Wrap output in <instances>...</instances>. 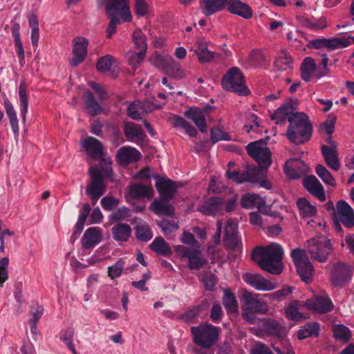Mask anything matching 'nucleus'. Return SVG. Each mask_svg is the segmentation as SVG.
Instances as JSON below:
<instances>
[{"instance_id": "4be33fe9", "label": "nucleus", "mask_w": 354, "mask_h": 354, "mask_svg": "<svg viewBox=\"0 0 354 354\" xmlns=\"http://www.w3.org/2000/svg\"><path fill=\"white\" fill-rule=\"evenodd\" d=\"M304 188L320 201H326V197L322 183L315 176H308L304 178L302 182Z\"/></svg>"}, {"instance_id": "412c9836", "label": "nucleus", "mask_w": 354, "mask_h": 354, "mask_svg": "<svg viewBox=\"0 0 354 354\" xmlns=\"http://www.w3.org/2000/svg\"><path fill=\"white\" fill-rule=\"evenodd\" d=\"M244 281L257 290L269 291L275 288V285L263 278L261 274L245 273L243 276Z\"/></svg>"}, {"instance_id": "774afa93", "label": "nucleus", "mask_w": 354, "mask_h": 354, "mask_svg": "<svg viewBox=\"0 0 354 354\" xmlns=\"http://www.w3.org/2000/svg\"><path fill=\"white\" fill-rule=\"evenodd\" d=\"M259 199V196L255 194H247L244 195L241 201V205L246 209H252L255 206H259L257 201Z\"/></svg>"}, {"instance_id": "58836bf2", "label": "nucleus", "mask_w": 354, "mask_h": 354, "mask_svg": "<svg viewBox=\"0 0 354 354\" xmlns=\"http://www.w3.org/2000/svg\"><path fill=\"white\" fill-rule=\"evenodd\" d=\"M316 64L312 57H306L301 64V77L305 82H310L315 71Z\"/></svg>"}, {"instance_id": "a19ab883", "label": "nucleus", "mask_w": 354, "mask_h": 354, "mask_svg": "<svg viewBox=\"0 0 354 354\" xmlns=\"http://www.w3.org/2000/svg\"><path fill=\"white\" fill-rule=\"evenodd\" d=\"M319 332V325L317 322L307 323L299 330L297 337L304 339L309 337H317Z\"/></svg>"}, {"instance_id": "e2e57ef3", "label": "nucleus", "mask_w": 354, "mask_h": 354, "mask_svg": "<svg viewBox=\"0 0 354 354\" xmlns=\"http://www.w3.org/2000/svg\"><path fill=\"white\" fill-rule=\"evenodd\" d=\"M149 5L147 0H135L134 11L138 17H147L149 14Z\"/></svg>"}, {"instance_id": "de8ad7c7", "label": "nucleus", "mask_w": 354, "mask_h": 354, "mask_svg": "<svg viewBox=\"0 0 354 354\" xmlns=\"http://www.w3.org/2000/svg\"><path fill=\"white\" fill-rule=\"evenodd\" d=\"M223 304L227 313H236L238 310V304L236 297L230 291H224Z\"/></svg>"}, {"instance_id": "09e8293b", "label": "nucleus", "mask_w": 354, "mask_h": 354, "mask_svg": "<svg viewBox=\"0 0 354 354\" xmlns=\"http://www.w3.org/2000/svg\"><path fill=\"white\" fill-rule=\"evenodd\" d=\"M297 205L299 209V213L303 217H312L317 213L316 207L304 198L299 199Z\"/></svg>"}, {"instance_id": "49530a36", "label": "nucleus", "mask_w": 354, "mask_h": 354, "mask_svg": "<svg viewBox=\"0 0 354 354\" xmlns=\"http://www.w3.org/2000/svg\"><path fill=\"white\" fill-rule=\"evenodd\" d=\"M174 126L175 127L182 128L185 130V133L190 137L194 138L197 136V130L192 126L187 120L179 115H174L173 118Z\"/></svg>"}, {"instance_id": "13d9d810", "label": "nucleus", "mask_w": 354, "mask_h": 354, "mask_svg": "<svg viewBox=\"0 0 354 354\" xmlns=\"http://www.w3.org/2000/svg\"><path fill=\"white\" fill-rule=\"evenodd\" d=\"M333 333L336 339L344 342H348L351 337L349 328L342 324L336 326L334 328Z\"/></svg>"}, {"instance_id": "a18cd8bd", "label": "nucleus", "mask_w": 354, "mask_h": 354, "mask_svg": "<svg viewBox=\"0 0 354 354\" xmlns=\"http://www.w3.org/2000/svg\"><path fill=\"white\" fill-rule=\"evenodd\" d=\"M207 308L206 304H202L189 308L186 312L182 314L179 319L185 322H191L195 319L199 314Z\"/></svg>"}, {"instance_id": "7ed1b4c3", "label": "nucleus", "mask_w": 354, "mask_h": 354, "mask_svg": "<svg viewBox=\"0 0 354 354\" xmlns=\"http://www.w3.org/2000/svg\"><path fill=\"white\" fill-rule=\"evenodd\" d=\"M193 342L198 346L209 349L218 340L219 328L210 324H202L190 329Z\"/></svg>"}, {"instance_id": "423d86ee", "label": "nucleus", "mask_w": 354, "mask_h": 354, "mask_svg": "<svg viewBox=\"0 0 354 354\" xmlns=\"http://www.w3.org/2000/svg\"><path fill=\"white\" fill-rule=\"evenodd\" d=\"M248 154L254 159L265 171L272 164V153L264 140L252 142L246 146Z\"/></svg>"}, {"instance_id": "4c0bfd02", "label": "nucleus", "mask_w": 354, "mask_h": 354, "mask_svg": "<svg viewBox=\"0 0 354 354\" xmlns=\"http://www.w3.org/2000/svg\"><path fill=\"white\" fill-rule=\"evenodd\" d=\"M149 248L158 255L167 257L171 254L172 251L169 244L161 236H158L149 245Z\"/></svg>"}, {"instance_id": "a211bd4d", "label": "nucleus", "mask_w": 354, "mask_h": 354, "mask_svg": "<svg viewBox=\"0 0 354 354\" xmlns=\"http://www.w3.org/2000/svg\"><path fill=\"white\" fill-rule=\"evenodd\" d=\"M308 167L301 159L291 158L284 165V172L290 179H297L307 173Z\"/></svg>"}, {"instance_id": "8fccbe9b", "label": "nucleus", "mask_w": 354, "mask_h": 354, "mask_svg": "<svg viewBox=\"0 0 354 354\" xmlns=\"http://www.w3.org/2000/svg\"><path fill=\"white\" fill-rule=\"evenodd\" d=\"M135 230L136 236L140 241L147 242L149 241L153 236V233L151 231L148 224L146 223H138L136 225Z\"/></svg>"}, {"instance_id": "f03ea898", "label": "nucleus", "mask_w": 354, "mask_h": 354, "mask_svg": "<svg viewBox=\"0 0 354 354\" xmlns=\"http://www.w3.org/2000/svg\"><path fill=\"white\" fill-rule=\"evenodd\" d=\"M289 126L286 136L297 145L304 144L312 137L313 126L308 116L303 112H295L288 118Z\"/></svg>"}, {"instance_id": "a878e982", "label": "nucleus", "mask_w": 354, "mask_h": 354, "mask_svg": "<svg viewBox=\"0 0 354 354\" xmlns=\"http://www.w3.org/2000/svg\"><path fill=\"white\" fill-rule=\"evenodd\" d=\"M102 239V230L100 227L88 228L81 239L82 246L85 250L94 248Z\"/></svg>"}, {"instance_id": "473e14b6", "label": "nucleus", "mask_w": 354, "mask_h": 354, "mask_svg": "<svg viewBox=\"0 0 354 354\" xmlns=\"http://www.w3.org/2000/svg\"><path fill=\"white\" fill-rule=\"evenodd\" d=\"M263 326L267 333L277 338L286 335V328L277 320L263 319Z\"/></svg>"}, {"instance_id": "2eb2a0df", "label": "nucleus", "mask_w": 354, "mask_h": 354, "mask_svg": "<svg viewBox=\"0 0 354 354\" xmlns=\"http://www.w3.org/2000/svg\"><path fill=\"white\" fill-rule=\"evenodd\" d=\"M297 100L288 99L271 115V120H274L277 125L284 124L290 116L294 115V110L297 109Z\"/></svg>"}, {"instance_id": "20e7f679", "label": "nucleus", "mask_w": 354, "mask_h": 354, "mask_svg": "<svg viewBox=\"0 0 354 354\" xmlns=\"http://www.w3.org/2000/svg\"><path fill=\"white\" fill-rule=\"evenodd\" d=\"M221 84L224 90L246 96L250 93L245 85L244 75L237 67L230 68L222 77Z\"/></svg>"}, {"instance_id": "9d476101", "label": "nucleus", "mask_w": 354, "mask_h": 354, "mask_svg": "<svg viewBox=\"0 0 354 354\" xmlns=\"http://www.w3.org/2000/svg\"><path fill=\"white\" fill-rule=\"evenodd\" d=\"M105 11L107 17H118L124 22H130L132 20L129 0H107Z\"/></svg>"}, {"instance_id": "f257e3e1", "label": "nucleus", "mask_w": 354, "mask_h": 354, "mask_svg": "<svg viewBox=\"0 0 354 354\" xmlns=\"http://www.w3.org/2000/svg\"><path fill=\"white\" fill-rule=\"evenodd\" d=\"M282 247L276 243H272L266 247H256L252 253V259L260 268L272 274L278 275L283 270Z\"/></svg>"}, {"instance_id": "b1692460", "label": "nucleus", "mask_w": 354, "mask_h": 354, "mask_svg": "<svg viewBox=\"0 0 354 354\" xmlns=\"http://www.w3.org/2000/svg\"><path fill=\"white\" fill-rule=\"evenodd\" d=\"M141 153L134 147L125 146L120 148L117 152L118 162L122 165H127L131 162H136L140 160Z\"/></svg>"}, {"instance_id": "6e6552de", "label": "nucleus", "mask_w": 354, "mask_h": 354, "mask_svg": "<svg viewBox=\"0 0 354 354\" xmlns=\"http://www.w3.org/2000/svg\"><path fill=\"white\" fill-rule=\"evenodd\" d=\"M88 174L91 176V183L86 187L85 191L95 205L99 198L106 192V185L104 182V176L98 169L90 167Z\"/></svg>"}, {"instance_id": "ddd939ff", "label": "nucleus", "mask_w": 354, "mask_h": 354, "mask_svg": "<svg viewBox=\"0 0 354 354\" xmlns=\"http://www.w3.org/2000/svg\"><path fill=\"white\" fill-rule=\"evenodd\" d=\"M351 44L349 39L342 37H334L330 39L318 38L313 39L309 42V46L320 49L326 48L333 50L340 48H345Z\"/></svg>"}, {"instance_id": "338daca9", "label": "nucleus", "mask_w": 354, "mask_h": 354, "mask_svg": "<svg viewBox=\"0 0 354 354\" xmlns=\"http://www.w3.org/2000/svg\"><path fill=\"white\" fill-rule=\"evenodd\" d=\"M158 225L162 230L165 235H169L179 228L178 223L170 221L167 219H163L159 221Z\"/></svg>"}, {"instance_id": "79ce46f5", "label": "nucleus", "mask_w": 354, "mask_h": 354, "mask_svg": "<svg viewBox=\"0 0 354 354\" xmlns=\"http://www.w3.org/2000/svg\"><path fill=\"white\" fill-rule=\"evenodd\" d=\"M27 86L24 82H21L19 86V104L21 106V116L22 121L25 122L28 106V94L26 90Z\"/></svg>"}, {"instance_id": "c756f323", "label": "nucleus", "mask_w": 354, "mask_h": 354, "mask_svg": "<svg viewBox=\"0 0 354 354\" xmlns=\"http://www.w3.org/2000/svg\"><path fill=\"white\" fill-rule=\"evenodd\" d=\"M224 199L220 197H210L201 208L205 215L215 216L224 206Z\"/></svg>"}, {"instance_id": "69168bd1", "label": "nucleus", "mask_w": 354, "mask_h": 354, "mask_svg": "<svg viewBox=\"0 0 354 354\" xmlns=\"http://www.w3.org/2000/svg\"><path fill=\"white\" fill-rule=\"evenodd\" d=\"M131 216V210L126 207L117 209L109 215V220L113 222L123 221Z\"/></svg>"}, {"instance_id": "0eeeda50", "label": "nucleus", "mask_w": 354, "mask_h": 354, "mask_svg": "<svg viewBox=\"0 0 354 354\" xmlns=\"http://www.w3.org/2000/svg\"><path fill=\"white\" fill-rule=\"evenodd\" d=\"M291 257L301 279L307 283L311 281L314 267L306 255V251L299 248H295L291 252Z\"/></svg>"}, {"instance_id": "6ab92c4d", "label": "nucleus", "mask_w": 354, "mask_h": 354, "mask_svg": "<svg viewBox=\"0 0 354 354\" xmlns=\"http://www.w3.org/2000/svg\"><path fill=\"white\" fill-rule=\"evenodd\" d=\"M154 178L156 179L155 186L162 199L171 200L178 188L176 182L159 175L155 176Z\"/></svg>"}, {"instance_id": "864d4df0", "label": "nucleus", "mask_w": 354, "mask_h": 354, "mask_svg": "<svg viewBox=\"0 0 354 354\" xmlns=\"http://www.w3.org/2000/svg\"><path fill=\"white\" fill-rule=\"evenodd\" d=\"M165 72L167 75L177 80L183 79L185 76V71L181 68L179 63L176 62L174 59L167 66Z\"/></svg>"}, {"instance_id": "c03bdc74", "label": "nucleus", "mask_w": 354, "mask_h": 354, "mask_svg": "<svg viewBox=\"0 0 354 354\" xmlns=\"http://www.w3.org/2000/svg\"><path fill=\"white\" fill-rule=\"evenodd\" d=\"M151 189L142 184H133L129 187V194L131 198L138 199L151 196Z\"/></svg>"}, {"instance_id": "c85d7f7f", "label": "nucleus", "mask_w": 354, "mask_h": 354, "mask_svg": "<svg viewBox=\"0 0 354 354\" xmlns=\"http://www.w3.org/2000/svg\"><path fill=\"white\" fill-rule=\"evenodd\" d=\"M228 0H200V6L203 13L206 16L212 15L223 10Z\"/></svg>"}, {"instance_id": "4d7b16f0", "label": "nucleus", "mask_w": 354, "mask_h": 354, "mask_svg": "<svg viewBox=\"0 0 354 354\" xmlns=\"http://www.w3.org/2000/svg\"><path fill=\"white\" fill-rule=\"evenodd\" d=\"M292 292V288L288 286L270 294H264L263 296L267 298L270 301H280L283 300L288 295H290Z\"/></svg>"}, {"instance_id": "f3484780", "label": "nucleus", "mask_w": 354, "mask_h": 354, "mask_svg": "<svg viewBox=\"0 0 354 354\" xmlns=\"http://www.w3.org/2000/svg\"><path fill=\"white\" fill-rule=\"evenodd\" d=\"M223 244L232 251L237 250L242 245L241 240L238 236L237 225L231 220L226 223Z\"/></svg>"}, {"instance_id": "0e129e2a", "label": "nucleus", "mask_w": 354, "mask_h": 354, "mask_svg": "<svg viewBox=\"0 0 354 354\" xmlns=\"http://www.w3.org/2000/svg\"><path fill=\"white\" fill-rule=\"evenodd\" d=\"M112 64L113 57L110 55H106L97 60L96 68L100 73H105L110 71Z\"/></svg>"}, {"instance_id": "dca6fc26", "label": "nucleus", "mask_w": 354, "mask_h": 354, "mask_svg": "<svg viewBox=\"0 0 354 354\" xmlns=\"http://www.w3.org/2000/svg\"><path fill=\"white\" fill-rule=\"evenodd\" d=\"M88 40L83 37H76L73 39V55L70 60V64L73 67H77L82 63L87 55Z\"/></svg>"}, {"instance_id": "9b49d317", "label": "nucleus", "mask_w": 354, "mask_h": 354, "mask_svg": "<svg viewBox=\"0 0 354 354\" xmlns=\"http://www.w3.org/2000/svg\"><path fill=\"white\" fill-rule=\"evenodd\" d=\"M351 268L343 262L335 263L330 273V282L336 287H343L352 279Z\"/></svg>"}, {"instance_id": "bf43d9fd", "label": "nucleus", "mask_w": 354, "mask_h": 354, "mask_svg": "<svg viewBox=\"0 0 354 354\" xmlns=\"http://www.w3.org/2000/svg\"><path fill=\"white\" fill-rule=\"evenodd\" d=\"M172 59L173 57L171 56L166 54H156L152 58L153 65L162 69L164 71Z\"/></svg>"}, {"instance_id": "f8f14e48", "label": "nucleus", "mask_w": 354, "mask_h": 354, "mask_svg": "<svg viewBox=\"0 0 354 354\" xmlns=\"http://www.w3.org/2000/svg\"><path fill=\"white\" fill-rule=\"evenodd\" d=\"M304 306L319 314L329 313L333 309L331 299L326 295H316L308 299L304 303Z\"/></svg>"}, {"instance_id": "4468645a", "label": "nucleus", "mask_w": 354, "mask_h": 354, "mask_svg": "<svg viewBox=\"0 0 354 354\" xmlns=\"http://www.w3.org/2000/svg\"><path fill=\"white\" fill-rule=\"evenodd\" d=\"M336 215L333 217L337 218L343 225L351 229L354 227V210L350 205L344 200L339 201L336 204Z\"/></svg>"}, {"instance_id": "e433bc0d", "label": "nucleus", "mask_w": 354, "mask_h": 354, "mask_svg": "<svg viewBox=\"0 0 354 354\" xmlns=\"http://www.w3.org/2000/svg\"><path fill=\"white\" fill-rule=\"evenodd\" d=\"M87 113L91 116H96L102 111L101 105L95 100L90 91H86L83 95Z\"/></svg>"}, {"instance_id": "680f3d73", "label": "nucleus", "mask_w": 354, "mask_h": 354, "mask_svg": "<svg viewBox=\"0 0 354 354\" xmlns=\"http://www.w3.org/2000/svg\"><path fill=\"white\" fill-rule=\"evenodd\" d=\"M74 331L72 328L63 330L60 333V339L64 342L73 354H77L76 350L73 344Z\"/></svg>"}, {"instance_id": "5fc2aeb1", "label": "nucleus", "mask_w": 354, "mask_h": 354, "mask_svg": "<svg viewBox=\"0 0 354 354\" xmlns=\"http://www.w3.org/2000/svg\"><path fill=\"white\" fill-rule=\"evenodd\" d=\"M301 24L304 27L315 30H322L326 27V19L324 17H321L317 20L303 18L301 20Z\"/></svg>"}, {"instance_id": "bb28decb", "label": "nucleus", "mask_w": 354, "mask_h": 354, "mask_svg": "<svg viewBox=\"0 0 354 354\" xmlns=\"http://www.w3.org/2000/svg\"><path fill=\"white\" fill-rule=\"evenodd\" d=\"M184 115L196 124L201 133L207 132L205 115L201 109L195 106L190 107L185 112Z\"/></svg>"}, {"instance_id": "6e6d98bb", "label": "nucleus", "mask_w": 354, "mask_h": 354, "mask_svg": "<svg viewBox=\"0 0 354 354\" xmlns=\"http://www.w3.org/2000/svg\"><path fill=\"white\" fill-rule=\"evenodd\" d=\"M125 261L120 258L113 265L108 268V276L114 279L120 277L124 269Z\"/></svg>"}, {"instance_id": "393cba45", "label": "nucleus", "mask_w": 354, "mask_h": 354, "mask_svg": "<svg viewBox=\"0 0 354 354\" xmlns=\"http://www.w3.org/2000/svg\"><path fill=\"white\" fill-rule=\"evenodd\" d=\"M82 146L93 159H101L104 156L102 142L93 137H88L81 142Z\"/></svg>"}, {"instance_id": "3c124183", "label": "nucleus", "mask_w": 354, "mask_h": 354, "mask_svg": "<svg viewBox=\"0 0 354 354\" xmlns=\"http://www.w3.org/2000/svg\"><path fill=\"white\" fill-rule=\"evenodd\" d=\"M316 174L323 182L331 187H336L335 179L331 173L322 165H317L315 168Z\"/></svg>"}, {"instance_id": "5701e85b", "label": "nucleus", "mask_w": 354, "mask_h": 354, "mask_svg": "<svg viewBox=\"0 0 354 354\" xmlns=\"http://www.w3.org/2000/svg\"><path fill=\"white\" fill-rule=\"evenodd\" d=\"M124 134L127 140L132 142H141L147 136L140 124L132 122H126L123 126Z\"/></svg>"}, {"instance_id": "603ef678", "label": "nucleus", "mask_w": 354, "mask_h": 354, "mask_svg": "<svg viewBox=\"0 0 354 354\" xmlns=\"http://www.w3.org/2000/svg\"><path fill=\"white\" fill-rule=\"evenodd\" d=\"M286 316L290 320L300 321L305 317L299 312V304L297 301L291 302L285 310Z\"/></svg>"}, {"instance_id": "2f4dec72", "label": "nucleus", "mask_w": 354, "mask_h": 354, "mask_svg": "<svg viewBox=\"0 0 354 354\" xmlns=\"http://www.w3.org/2000/svg\"><path fill=\"white\" fill-rule=\"evenodd\" d=\"M132 37L135 47L139 50L134 57L140 60H143L147 49L146 37L140 29H137L133 32Z\"/></svg>"}, {"instance_id": "7c9ffc66", "label": "nucleus", "mask_w": 354, "mask_h": 354, "mask_svg": "<svg viewBox=\"0 0 354 354\" xmlns=\"http://www.w3.org/2000/svg\"><path fill=\"white\" fill-rule=\"evenodd\" d=\"M321 151L327 165L332 169L338 171L340 168V162L336 149H333L327 145H322Z\"/></svg>"}, {"instance_id": "c9c22d12", "label": "nucleus", "mask_w": 354, "mask_h": 354, "mask_svg": "<svg viewBox=\"0 0 354 354\" xmlns=\"http://www.w3.org/2000/svg\"><path fill=\"white\" fill-rule=\"evenodd\" d=\"M111 232L114 240L125 242L131 234V227L129 224L118 223L112 227Z\"/></svg>"}, {"instance_id": "ea45409f", "label": "nucleus", "mask_w": 354, "mask_h": 354, "mask_svg": "<svg viewBox=\"0 0 354 354\" xmlns=\"http://www.w3.org/2000/svg\"><path fill=\"white\" fill-rule=\"evenodd\" d=\"M272 348L277 354H295L286 335L276 338V341L272 344Z\"/></svg>"}, {"instance_id": "cd10ccee", "label": "nucleus", "mask_w": 354, "mask_h": 354, "mask_svg": "<svg viewBox=\"0 0 354 354\" xmlns=\"http://www.w3.org/2000/svg\"><path fill=\"white\" fill-rule=\"evenodd\" d=\"M226 6L230 13L237 15L244 19H248L252 16L250 7L240 0H228Z\"/></svg>"}, {"instance_id": "aec40b11", "label": "nucleus", "mask_w": 354, "mask_h": 354, "mask_svg": "<svg viewBox=\"0 0 354 354\" xmlns=\"http://www.w3.org/2000/svg\"><path fill=\"white\" fill-rule=\"evenodd\" d=\"M245 301V308L258 314L265 315L268 312V308L266 302L258 299V295L245 291L243 294Z\"/></svg>"}, {"instance_id": "1a4fd4ad", "label": "nucleus", "mask_w": 354, "mask_h": 354, "mask_svg": "<svg viewBox=\"0 0 354 354\" xmlns=\"http://www.w3.org/2000/svg\"><path fill=\"white\" fill-rule=\"evenodd\" d=\"M175 251L182 259L187 260V266L190 270H198L207 263V260L201 256L197 249L177 245Z\"/></svg>"}, {"instance_id": "72a5a7b5", "label": "nucleus", "mask_w": 354, "mask_h": 354, "mask_svg": "<svg viewBox=\"0 0 354 354\" xmlns=\"http://www.w3.org/2000/svg\"><path fill=\"white\" fill-rule=\"evenodd\" d=\"M170 200L155 199L151 205V209L157 215L172 216L174 214V207L169 203Z\"/></svg>"}, {"instance_id": "37998d69", "label": "nucleus", "mask_w": 354, "mask_h": 354, "mask_svg": "<svg viewBox=\"0 0 354 354\" xmlns=\"http://www.w3.org/2000/svg\"><path fill=\"white\" fill-rule=\"evenodd\" d=\"M198 48L195 53L198 56V59L201 63L210 62L214 59V53L209 50L207 48V44L203 41L197 42Z\"/></svg>"}, {"instance_id": "f704fd0d", "label": "nucleus", "mask_w": 354, "mask_h": 354, "mask_svg": "<svg viewBox=\"0 0 354 354\" xmlns=\"http://www.w3.org/2000/svg\"><path fill=\"white\" fill-rule=\"evenodd\" d=\"M263 168L259 166L249 165L243 171V177L241 178L239 182H251L252 183H258L261 180L266 172Z\"/></svg>"}, {"instance_id": "39448f33", "label": "nucleus", "mask_w": 354, "mask_h": 354, "mask_svg": "<svg viewBox=\"0 0 354 354\" xmlns=\"http://www.w3.org/2000/svg\"><path fill=\"white\" fill-rule=\"evenodd\" d=\"M306 245L311 259L320 263L326 262L333 250L330 240L324 236L308 239Z\"/></svg>"}, {"instance_id": "052dcab7", "label": "nucleus", "mask_w": 354, "mask_h": 354, "mask_svg": "<svg viewBox=\"0 0 354 354\" xmlns=\"http://www.w3.org/2000/svg\"><path fill=\"white\" fill-rule=\"evenodd\" d=\"M274 66L280 71H286L293 67V61L290 55L285 54L276 59Z\"/></svg>"}]
</instances>
